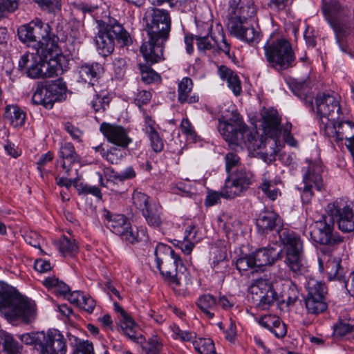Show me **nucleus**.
<instances>
[{
  "instance_id": "a18cd8bd",
  "label": "nucleus",
  "mask_w": 354,
  "mask_h": 354,
  "mask_svg": "<svg viewBox=\"0 0 354 354\" xmlns=\"http://www.w3.org/2000/svg\"><path fill=\"white\" fill-rule=\"evenodd\" d=\"M145 61L147 62V64L140 63L138 64L140 72L141 74L142 81L147 84H150L155 82H160V75L154 70H153L150 66L148 65L149 63L151 65L152 64L150 62H147L146 59Z\"/></svg>"
},
{
  "instance_id": "f3484780",
  "label": "nucleus",
  "mask_w": 354,
  "mask_h": 354,
  "mask_svg": "<svg viewBox=\"0 0 354 354\" xmlns=\"http://www.w3.org/2000/svg\"><path fill=\"white\" fill-rule=\"evenodd\" d=\"M39 350L41 354H66V340L58 330H48L39 339Z\"/></svg>"
},
{
  "instance_id": "69168bd1",
  "label": "nucleus",
  "mask_w": 354,
  "mask_h": 354,
  "mask_svg": "<svg viewBox=\"0 0 354 354\" xmlns=\"http://www.w3.org/2000/svg\"><path fill=\"white\" fill-rule=\"evenodd\" d=\"M77 171L78 170L77 169L73 170L71 176H75V177L73 179H70L64 176L56 177L55 180L57 184L60 187H66L67 188L70 187L72 184L76 186L80 178Z\"/></svg>"
},
{
  "instance_id": "0e129e2a",
  "label": "nucleus",
  "mask_w": 354,
  "mask_h": 354,
  "mask_svg": "<svg viewBox=\"0 0 354 354\" xmlns=\"http://www.w3.org/2000/svg\"><path fill=\"white\" fill-rule=\"evenodd\" d=\"M225 167L227 173H230L232 169L241 165L240 157L234 152H228L225 157Z\"/></svg>"
},
{
  "instance_id": "052dcab7",
  "label": "nucleus",
  "mask_w": 354,
  "mask_h": 354,
  "mask_svg": "<svg viewBox=\"0 0 354 354\" xmlns=\"http://www.w3.org/2000/svg\"><path fill=\"white\" fill-rule=\"evenodd\" d=\"M180 127L183 134L189 137L194 142L197 140V133L188 118H183L182 120Z\"/></svg>"
},
{
  "instance_id": "603ef678",
  "label": "nucleus",
  "mask_w": 354,
  "mask_h": 354,
  "mask_svg": "<svg viewBox=\"0 0 354 354\" xmlns=\"http://www.w3.org/2000/svg\"><path fill=\"white\" fill-rule=\"evenodd\" d=\"M133 205L141 212H144L153 203L149 201V196L144 193L135 192L132 196Z\"/></svg>"
},
{
  "instance_id": "4be33fe9",
  "label": "nucleus",
  "mask_w": 354,
  "mask_h": 354,
  "mask_svg": "<svg viewBox=\"0 0 354 354\" xmlns=\"http://www.w3.org/2000/svg\"><path fill=\"white\" fill-rule=\"evenodd\" d=\"M318 261L320 272L324 273L329 281L344 279V268L339 259L324 255L323 258L319 257Z\"/></svg>"
},
{
  "instance_id": "4d7b16f0",
  "label": "nucleus",
  "mask_w": 354,
  "mask_h": 354,
  "mask_svg": "<svg viewBox=\"0 0 354 354\" xmlns=\"http://www.w3.org/2000/svg\"><path fill=\"white\" fill-rule=\"evenodd\" d=\"M72 354H95L92 342L80 340L73 346Z\"/></svg>"
},
{
  "instance_id": "49530a36",
  "label": "nucleus",
  "mask_w": 354,
  "mask_h": 354,
  "mask_svg": "<svg viewBox=\"0 0 354 354\" xmlns=\"http://www.w3.org/2000/svg\"><path fill=\"white\" fill-rule=\"evenodd\" d=\"M43 284L48 288H53L55 292L59 295L65 296L70 292L68 285L55 277L46 278Z\"/></svg>"
},
{
  "instance_id": "7c9ffc66",
  "label": "nucleus",
  "mask_w": 354,
  "mask_h": 354,
  "mask_svg": "<svg viewBox=\"0 0 354 354\" xmlns=\"http://www.w3.org/2000/svg\"><path fill=\"white\" fill-rule=\"evenodd\" d=\"M193 82L185 77L178 84V102L180 104H194L198 101L197 95L192 93Z\"/></svg>"
},
{
  "instance_id": "774afa93",
  "label": "nucleus",
  "mask_w": 354,
  "mask_h": 354,
  "mask_svg": "<svg viewBox=\"0 0 354 354\" xmlns=\"http://www.w3.org/2000/svg\"><path fill=\"white\" fill-rule=\"evenodd\" d=\"M78 307L88 313H92L95 307V301L90 296L84 295V299H82Z\"/></svg>"
},
{
  "instance_id": "3c124183",
  "label": "nucleus",
  "mask_w": 354,
  "mask_h": 354,
  "mask_svg": "<svg viewBox=\"0 0 354 354\" xmlns=\"http://www.w3.org/2000/svg\"><path fill=\"white\" fill-rule=\"evenodd\" d=\"M194 348L201 354H215L214 344L211 339H199L194 344Z\"/></svg>"
},
{
  "instance_id": "e433bc0d",
  "label": "nucleus",
  "mask_w": 354,
  "mask_h": 354,
  "mask_svg": "<svg viewBox=\"0 0 354 354\" xmlns=\"http://www.w3.org/2000/svg\"><path fill=\"white\" fill-rule=\"evenodd\" d=\"M4 117L10 120L13 127H19L25 124L26 114L18 106L8 105L5 109Z\"/></svg>"
},
{
  "instance_id": "ea45409f",
  "label": "nucleus",
  "mask_w": 354,
  "mask_h": 354,
  "mask_svg": "<svg viewBox=\"0 0 354 354\" xmlns=\"http://www.w3.org/2000/svg\"><path fill=\"white\" fill-rule=\"evenodd\" d=\"M293 93L302 100L306 106L309 107L312 111H314L313 93L306 82H297L292 88Z\"/></svg>"
},
{
  "instance_id": "bf43d9fd",
  "label": "nucleus",
  "mask_w": 354,
  "mask_h": 354,
  "mask_svg": "<svg viewBox=\"0 0 354 354\" xmlns=\"http://www.w3.org/2000/svg\"><path fill=\"white\" fill-rule=\"evenodd\" d=\"M153 150L155 152H160L163 149L164 144L159 133L155 129L149 128V133H147Z\"/></svg>"
},
{
  "instance_id": "412c9836",
  "label": "nucleus",
  "mask_w": 354,
  "mask_h": 354,
  "mask_svg": "<svg viewBox=\"0 0 354 354\" xmlns=\"http://www.w3.org/2000/svg\"><path fill=\"white\" fill-rule=\"evenodd\" d=\"M104 174L105 177L107 178L106 184L104 185L102 176L99 174L100 185L102 186L110 187L112 191L117 194H122L124 192V189H115L113 187L117 181L123 183L125 180L132 179L136 176V173L132 167H127L121 173L115 172L111 167H105L104 169Z\"/></svg>"
},
{
  "instance_id": "6e6d98bb",
  "label": "nucleus",
  "mask_w": 354,
  "mask_h": 354,
  "mask_svg": "<svg viewBox=\"0 0 354 354\" xmlns=\"http://www.w3.org/2000/svg\"><path fill=\"white\" fill-rule=\"evenodd\" d=\"M39 7L44 11L48 12H55L61 9L60 0H33Z\"/></svg>"
},
{
  "instance_id": "6ab92c4d",
  "label": "nucleus",
  "mask_w": 354,
  "mask_h": 354,
  "mask_svg": "<svg viewBox=\"0 0 354 354\" xmlns=\"http://www.w3.org/2000/svg\"><path fill=\"white\" fill-rule=\"evenodd\" d=\"M251 292L255 295L259 300V306L262 309H268L274 302L280 303V298L272 286L266 279H258L255 280L250 287Z\"/></svg>"
},
{
  "instance_id": "20e7f679",
  "label": "nucleus",
  "mask_w": 354,
  "mask_h": 354,
  "mask_svg": "<svg viewBox=\"0 0 354 354\" xmlns=\"http://www.w3.org/2000/svg\"><path fill=\"white\" fill-rule=\"evenodd\" d=\"M18 37L24 43H36L37 54H41L46 59L49 52L54 55L62 52L57 44V36L51 32L48 24L44 23L40 19L36 18L21 26L18 29Z\"/></svg>"
},
{
  "instance_id": "cd10ccee",
  "label": "nucleus",
  "mask_w": 354,
  "mask_h": 354,
  "mask_svg": "<svg viewBox=\"0 0 354 354\" xmlns=\"http://www.w3.org/2000/svg\"><path fill=\"white\" fill-rule=\"evenodd\" d=\"M285 263L295 276L300 275L304 270L303 263L304 248L286 250Z\"/></svg>"
},
{
  "instance_id": "0eeeda50",
  "label": "nucleus",
  "mask_w": 354,
  "mask_h": 354,
  "mask_svg": "<svg viewBox=\"0 0 354 354\" xmlns=\"http://www.w3.org/2000/svg\"><path fill=\"white\" fill-rule=\"evenodd\" d=\"M218 121V129L230 145L252 144L254 141L256 136L243 123L237 111L231 112L230 115H225Z\"/></svg>"
},
{
  "instance_id": "f03ea898",
  "label": "nucleus",
  "mask_w": 354,
  "mask_h": 354,
  "mask_svg": "<svg viewBox=\"0 0 354 354\" xmlns=\"http://www.w3.org/2000/svg\"><path fill=\"white\" fill-rule=\"evenodd\" d=\"M227 29L231 35L248 44L258 43L261 31L252 17L257 13L253 0L230 1Z\"/></svg>"
},
{
  "instance_id": "864d4df0",
  "label": "nucleus",
  "mask_w": 354,
  "mask_h": 354,
  "mask_svg": "<svg viewBox=\"0 0 354 354\" xmlns=\"http://www.w3.org/2000/svg\"><path fill=\"white\" fill-rule=\"evenodd\" d=\"M124 149L118 147H112L107 149L104 159L111 164H118L125 156Z\"/></svg>"
},
{
  "instance_id": "c9c22d12",
  "label": "nucleus",
  "mask_w": 354,
  "mask_h": 354,
  "mask_svg": "<svg viewBox=\"0 0 354 354\" xmlns=\"http://www.w3.org/2000/svg\"><path fill=\"white\" fill-rule=\"evenodd\" d=\"M196 304L207 318L212 319L214 317L217 300L214 296L209 294L203 295L198 298Z\"/></svg>"
},
{
  "instance_id": "9d476101",
  "label": "nucleus",
  "mask_w": 354,
  "mask_h": 354,
  "mask_svg": "<svg viewBox=\"0 0 354 354\" xmlns=\"http://www.w3.org/2000/svg\"><path fill=\"white\" fill-rule=\"evenodd\" d=\"M310 239L322 245L334 246L344 241V237L335 232L333 217L326 212L311 225Z\"/></svg>"
},
{
  "instance_id": "b1692460",
  "label": "nucleus",
  "mask_w": 354,
  "mask_h": 354,
  "mask_svg": "<svg viewBox=\"0 0 354 354\" xmlns=\"http://www.w3.org/2000/svg\"><path fill=\"white\" fill-rule=\"evenodd\" d=\"M59 156L62 159V167L68 176L73 174V167L77 164L79 165L81 161V157L75 151L74 145L71 142H65L62 144L59 151Z\"/></svg>"
},
{
  "instance_id": "37998d69",
  "label": "nucleus",
  "mask_w": 354,
  "mask_h": 354,
  "mask_svg": "<svg viewBox=\"0 0 354 354\" xmlns=\"http://www.w3.org/2000/svg\"><path fill=\"white\" fill-rule=\"evenodd\" d=\"M142 214L149 225L153 227H159L161 225V208L156 203L148 207Z\"/></svg>"
},
{
  "instance_id": "4468645a",
  "label": "nucleus",
  "mask_w": 354,
  "mask_h": 354,
  "mask_svg": "<svg viewBox=\"0 0 354 354\" xmlns=\"http://www.w3.org/2000/svg\"><path fill=\"white\" fill-rule=\"evenodd\" d=\"M317 114L320 120V128L324 129V123L327 120H336L337 116L342 115L339 101L335 96L329 93H319L315 98Z\"/></svg>"
},
{
  "instance_id": "5fc2aeb1",
  "label": "nucleus",
  "mask_w": 354,
  "mask_h": 354,
  "mask_svg": "<svg viewBox=\"0 0 354 354\" xmlns=\"http://www.w3.org/2000/svg\"><path fill=\"white\" fill-rule=\"evenodd\" d=\"M236 266L240 272L257 268L252 254L239 257L236 260Z\"/></svg>"
},
{
  "instance_id": "72a5a7b5",
  "label": "nucleus",
  "mask_w": 354,
  "mask_h": 354,
  "mask_svg": "<svg viewBox=\"0 0 354 354\" xmlns=\"http://www.w3.org/2000/svg\"><path fill=\"white\" fill-rule=\"evenodd\" d=\"M44 84L51 98L48 102H53L54 104L55 102L65 99L67 88L66 84L61 79L50 82L46 81Z\"/></svg>"
},
{
  "instance_id": "5701e85b",
  "label": "nucleus",
  "mask_w": 354,
  "mask_h": 354,
  "mask_svg": "<svg viewBox=\"0 0 354 354\" xmlns=\"http://www.w3.org/2000/svg\"><path fill=\"white\" fill-rule=\"evenodd\" d=\"M262 129L270 138H278L281 136V118L278 112L273 109H265L261 113Z\"/></svg>"
},
{
  "instance_id": "4c0bfd02",
  "label": "nucleus",
  "mask_w": 354,
  "mask_h": 354,
  "mask_svg": "<svg viewBox=\"0 0 354 354\" xmlns=\"http://www.w3.org/2000/svg\"><path fill=\"white\" fill-rule=\"evenodd\" d=\"M211 31L212 27H209L207 35L204 36L196 35V46L198 50L201 53L205 54L207 51H211L214 55H218V50L215 47L216 39L212 36L209 37Z\"/></svg>"
},
{
  "instance_id": "a211bd4d",
  "label": "nucleus",
  "mask_w": 354,
  "mask_h": 354,
  "mask_svg": "<svg viewBox=\"0 0 354 354\" xmlns=\"http://www.w3.org/2000/svg\"><path fill=\"white\" fill-rule=\"evenodd\" d=\"M320 172V167L312 162L306 168L303 176L304 187L301 196L304 203L308 204L310 202L313 196V187L318 191L323 188V180Z\"/></svg>"
},
{
  "instance_id": "ddd939ff",
  "label": "nucleus",
  "mask_w": 354,
  "mask_h": 354,
  "mask_svg": "<svg viewBox=\"0 0 354 354\" xmlns=\"http://www.w3.org/2000/svg\"><path fill=\"white\" fill-rule=\"evenodd\" d=\"M308 295L305 305L308 313L318 315L324 312L328 305L326 301L327 288L324 283L310 280L307 284Z\"/></svg>"
},
{
  "instance_id": "9b49d317",
  "label": "nucleus",
  "mask_w": 354,
  "mask_h": 354,
  "mask_svg": "<svg viewBox=\"0 0 354 354\" xmlns=\"http://www.w3.org/2000/svg\"><path fill=\"white\" fill-rule=\"evenodd\" d=\"M324 126L322 131L325 135L333 138L337 144L342 142L344 140L347 141L346 146L347 149L354 145V123L346 120H342V115L337 116L336 120L324 121Z\"/></svg>"
},
{
  "instance_id": "bb28decb",
  "label": "nucleus",
  "mask_w": 354,
  "mask_h": 354,
  "mask_svg": "<svg viewBox=\"0 0 354 354\" xmlns=\"http://www.w3.org/2000/svg\"><path fill=\"white\" fill-rule=\"evenodd\" d=\"M281 250L277 251L272 247L262 248L252 253V256L257 268H262L265 266L272 265L277 261L281 255Z\"/></svg>"
},
{
  "instance_id": "13d9d810",
  "label": "nucleus",
  "mask_w": 354,
  "mask_h": 354,
  "mask_svg": "<svg viewBox=\"0 0 354 354\" xmlns=\"http://www.w3.org/2000/svg\"><path fill=\"white\" fill-rule=\"evenodd\" d=\"M21 346L14 339L13 337L6 333L5 346L3 350L6 354H19Z\"/></svg>"
},
{
  "instance_id": "58836bf2",
  "label": "nucleus",
  "mask_w": 354,
  "mask_h": 354,
  "mask_svg": "<svg viewBox=\"0 0 354 354\" xmlns=\"http://www.w3.org/2000/svg\"><path fill=\"white\" fill-rule=\"evenodd\" d=\"M299 295L297 285L292 281H287L283 284V290L279 296L280 303H286L287 306L294 305Z\"/></svg>"
},
{
  "instance_id": "f257e3e1",
  "label": "nucleus",
  "mask_w": 354,
  "mask_h": 354,
  "mask_svg": "<svg viewBox=\"0 0 354 354\" xmlns=\"http://www.w3.org/2000/svg\"><path fill=\"white\" fill-rule=\"evenodd\" d=\"M149 40L142 44L140 52L145 59L156 64L164 59V43L168 39L171 30L169 13L164 10L153 8L143 17Z\"/></svg>"
},
{
  "instance_id": "de8ad7c7",
  "label": "nucleus",
  "mask_w": 354,
  "mask_h": 354,
  "mask_svg": "<svg viewBox=\"0 0 354 354\" xmlns=\"http://www.w3.org/2000/svg\"><path fill=\"white\" fill-rule=\"evenodd\" d=\"M58 248L64 256L74 257L78 251L75 240L68 239L65 236L60 239Z\"/></svg>"
},
{
  "instance_id": "39448f33",
  "label": "nucleus",
  "mask_w": 354,
  "mask_h": 354,
  "mask_svg": "<svg viewBox=\"0 0 354 354\" xmlns=\"http://www.w3.org/2000/svg\"><path fill=\"white\" fill-rule=\"evenodd\" d=\"M0 313L8 320L30 323L35 317L33 305L11 286L0 282Z\"/></svg>"
},
{
  "instance_id": "2eb2a0df",
  "label": "nucleus",
  "mask_w": 354,
  "mask_h": 354,
  "mask_svg": "<svg viewBox=\"0 0 354 354\" xmlns=\"http://www.w3.org/2000/svg\"><path fill=\"white\" fill-rule=\"evenodd\" d=\"M323 14L337 33L344 31L348 18L351 16V10L347 6L339 3H324L322 7Z\"/></svg>"
},
{
  "instance_id": "aec40b11",
  "label": "nucleus",
  "mask_w": 354,
  "mask_h": 354,
  "mask_svg": "<svg viewBox=\"0 0 354 354\" xmlns=\"http://www.w3.org/2000/svg\"><path fill=\"white\" fill-rule=\"evenodd\" d=\"M100 131L109 142L125 149L131 142V138L128 136L127 130L120 125L102 122Z\"/></svg>"
},
{
  "instance_id": "7ed1b4c3",
  "label": "nucleus",
  "mask_w": 354,
  "mask_h": 354,
  "mask_svg": "<svg viewBox=\"0 0 354 354\" xmlns=\"http://www.w3.org/2000/svg\"><path fill=\"white\" fill-rule=\"evenodd\" d=\"M57 55L49 52L46 59L41 54L26 53L19 61V70L24 71L28 77L39 79L57 75L68 67L69 59L59 52Z\"/></svg>"
},
{
  "instance_id": "c756f323",
  "label": "nucleus",
  "mask_w": 354,
  "mask_h": 354,
  "mask_svg": "<svg viewBox=\"0 0 354 354\" xmlns=\"http://www.w3.org/2000/svg\"><path fill=\"white\" fill-rule=\"evenodd\" d=\"M277 230L280 242L285 246V250L304 248L300 236L293 230L283 226Z\"/></svg>"
},
{
  "instance_id": "f8f14e48",
  "label": "nucleus",
  "mask_w": 354,
  "mask_h": 354,
  "mask_svg": "<svg viewBox=\"0 0 354 354\" xmlns=\"http://www.w3.org/2000/svg\"><path fill=\"white\" fill-rule=\"evenodd\" d=\"M254 180L253 173L245 168L236 169L232 178L228 177L221 190L223 198H234L246 191Z\"/></svg>"
},
{
  "instance_id": "e2e57ef3",
  "label": "nucleus",
  "mask_w": 354,
  "mask_h": 354,
  "mask_svg": "<svg viewBox=\"0 0 354 354\" xmlns=\"http://www.w3.org/2000/svg\"><path fill=\"white\" fill-rule=\"evenodd\" d=\"M109 100L108 97L96 94L91 100V104L95 111L98 112L100 111H104L106 109V106L109 105Z\"/></svg>"
},
{
  "instance_id": "c85d7f7f",
  "label": "nucleus",
  "mask_w": 354,
  "mask_h": 354,
  "mask_svg": "<svg viewBox=\"0 0 354 354\" xmlns=\"http://www.w3.org/2000/svg\"><path fill=\"white\" fill-rule=\"evenodd\" d=\"M259 323L272 332L277 338H283L287 333L286 325L279 317L272 315H264L260 318Z\"/></svg>"
},
{
  "instance_id": "6e6552de",
  "label": "nucleus",
  "mask_w": 354,
  "mask_h": 354,
  "mask_svg": "<svg viewBox=\"0 0 354 354\" xmlns=\"http://www.w3.org/2000/svg\"><path fill=\"white\" fill-rule=\"evenodd\" d=\"M268 65L279 71L295 66V55L291 44L286 39L268 40L264 47Z\"/></svg>"
},
{
  "instance_id": "423d86ee",
  "label": "nucleus",
  "mask_w": 354,
  "mask_h": 354,
  "mask_svg": "<svg viewBox=\"0 0 354 354\" xmlns=\"http://www.w3.org/2000/svg\"><path fill=\"white\" fill-rule=\"evenodd\" d=\"M98 32L95 37V42L99 53L104 57L111 55L115 48V41L121 46L131 44L129 33L123 26L115 19H109L106 22L102 19H96Z\"/></svg>"
},
{
  "instance_id": "8fccbe9b",
  "label": "nucleus",
  "mask_w": 354,
  "mask_h": 354,
  "mask_svg": "<svg viewBox=\"0 0 354 354\" xmlns=\"http://www.w3.org/2000/svg\"><path fill=\"white\" fill-rule=\"evenodd\" d=\"M162 345L157 336L149 338L145 344H142V354L160 353Z\"/></svg>"
},
{
  "instance_id": "a19ab883",
  "label": "nucleus",
  "mask_w": 354,
  "mask_h": 354,
  "mask_svg": "<svg viewBox=\"0 0 354 354\" xmlns=\"http://www.w3.org/2000/svg\"><path fill=\"white\" fill-rule=\"evenodd\" d=\"M51 100L44 82L38 83L37 88L32 97V102L37 105H42L48 109L53 106V102H48Z\"/></svg>"
},
{
  "instance_id": "79ce46f5",
  "label": "nucleus",
  "mask_w": 354,
  "mask_h": 354,
  "mask_svg": "<svg viewBox=\"0 0 354 354\" xmlns=\"http://www.w3.org/2000/svg\"><path fill=\"white\" fill-rule=\"evenodd\" d=\"M121 328L124 335L134 342L143 344V341L145 340L142 335H138L137 330L138 326L131 317L121 322Z\"/></svg>"
},
{
  "instance_id": "2f4dec72",
  "label": "nucleus",
  "mask_w": 354,
  "mask_h": 354,
  "mask_svg": "<svg viewBox=\"0 0 354 354\" xmlns=\"http://www.w3.org/2000/svg\"><path fill=\"white\" fill-rule=\"evenodd\" d=\"M106 218V226L114 234L120 235L125 230L130 228V223L123 214L111 215L109 212L104 214Z\"/></svg>"
},
{
  "instance_id": "393cba45",
  "label": "nucleus",
  "mask_w": 354,
  "mask_h": 354,
  "mask_svg": "<svg viewBox=\"0 0 354 354\" xmlns=\"http://www.w3.org/2000/svg\"><path fill=\"white\" fill-rule=\"evenodd\" d=\"M80 78L93 86L104 73V67L98 62L84 63L78 66Z\"/></svg>"
},
{
  "instance_id": "a878e982",
  "label": "nucleus",
  "mask_w": 354,
  "mask_h": 354,
  "mask_svg": "<svg viewBox=\"0 0 354 354\" xmlns=\"http://www.w3.org/2000/svg\"><path fill=\"white\" fill-rule=\"evenodd\" d=\"M257 226L259 232L266 233L275 228H281L283 222L280 216L274 212H265L257 219Z\"/></svg>"
},
{
  "instance_id": "1a4fd4ad",
  "label": "nucleus",
  "mask_w": 354,
  "mask_h": 354,
  "mask_svg": "<svg viewBox=\"0 0 354 354\" xmlns=\"http://www.w3.org/2000/svg\"><path fill=\"white\" fill-rule=\"evenodd\" d=\"M154 254L156 267L160 274L169 282L180 285L177 270L178 266H183V263L179 254L169 245L161 243L156 245Z\"/></svg>"
},
{
  "instance_id": "338daca9",
  "label": "nucleus",
  "mask_w": 354,
  "mask_h": 354,
  "mask_svg": "<svg viewBox=\"0 0 354 354\" xmlns=\"http://www.w3.org/2000/svg\"><path fill=\"white\" fill-rule=\"evenodd\" d=\"M44 335V332L37 333H25L19 336L21 341L27 345L37 346L39 347V339Z\"/></svg>"
},
{
  "instance_id": "680f3d73",
  "label": "nucleus",
  "mask_w": 354,
  "mask_h": 354,
  "mask_svg": "<svg viewBox=\"0 0 354 354\" xmlns=\"http://www.w3.org/2000/svg\"><path fill=\"white\" fill-rule=\"evenodd\" d=\"M151 97L152 95L150 91L138 89L133 98L134 103L140 108L142 105L148 104Z\"/></svg>"
},
{
  "instance_id": "f704fd0d",
  "label": "nucleus",
  "mask_w": 354,
  "mask_h": 354,
  "mask_svg": "<svg viewBox=\"0 0 354 354\" xmlns=\"http://www.w3.org/2000/svg\"><path fill=\"white\" fill-rule=\"evenodd\" d=\"M333 336L354 338V319H340L333 326Z\"/></svg>"
},
{
  "instance_id": "09e8293b",
  "label": "nucleus",
  "mask_w": 354,
  "mask_h": 354,
  "mask_svg": "<svg viewBox=\"0 0 354 354\" xmlns=\"http://www.w3.org/2000/svg\"><path fill=\"white\" fill-rule=\"evenodd\" d=\"M258 188L261 189L266 196L271 201L276 200L278 196L281 194L275 184L266 178L262 180V183L259 185Z\"/></svg>"
},
{
  "instance_id": "dca6fc26",
  "label": "nucleus",
  "mask_w": 354,
  "mask_h": 354,
  "mask_svg": "<svg viewBox=\"0 0 354 354\" xmlns=\"http://www.w3.org/2000/svg\"><path fill=\"white\" fill-rule=\"evenodd\" d=\"M326 212L333 217L338 229L344 233L354 232V209L349 205H340L337 203L328 204Z\"/></svg>"
},
{
  "instance_id": "473e14b6",
  "label": "nucleus",
  "mask_w": 354,
  "mask_h": 354,
  "mask_svg": "<svg viewBox=\"0 0 354 354\" xmlns=\"http://www.w3.org/2000/svg\"><path fill=\"white\" fill-rule=\"evenodd\" d=\"M218 73L220 77L227 82L228 86L232 90L236 96H239L241 91V83L239 76L230 68L222 65L218 67Z\"/></svg>"
},
{
  "instance_id": "c03bdc74",
  "label": "nucleus",
  "mask_w": 354,
  "mask_h": 354,
  "mask_svg": "<svg viewBox=\"0 0 354 354\" xmlns=\"http://www.w3.org/2000/svg\"><path fill=\"white\" fill-rule=\"evenodd\" d=\"M73 8L81 12L84 15H88L92 16L95 20L100 19L97 14L100 11V3L91 1H79L73 3Z\"/></svg>"
}]
</instances>
